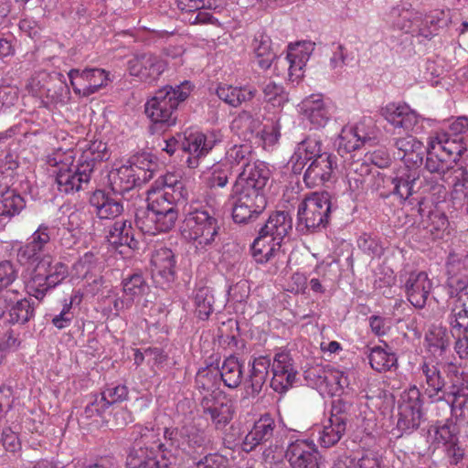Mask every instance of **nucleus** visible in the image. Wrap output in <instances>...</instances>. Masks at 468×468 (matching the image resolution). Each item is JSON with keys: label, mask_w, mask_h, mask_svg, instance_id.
Listing matches in <instances>:
<instances>
[{"label": "nucleus", "mask_w": 468, "mask_h": 468, "mask_svg": "<svg viewBox=\"0 0 468 468\" xmlns=\"http://www.w3.org/2000/svg\"><path fill=\"white\" fill-rule=\"evenodd\" d=\"M159 435L160 429L152 422L133 427V447L127 456L131 468H175L182 454H194L210 443L206 431L193 423L165 428L163 441Z\"/></svg>", "instance_id": "nucleus-1"}, {"label": "nucleus", "mask_w": 468, "mask_h": 468, "mask_svg": "<svg viewBox=\"0 0 468 468\" xmlns=\"http://www.w3.org/2000/svg\"><path fill=\"white\" fill-rule=\"evenodd\" d=\"M271 175L266 163L259 160L247 163L229 195L235 222L246 223L263 212L267 205L265 187Z\"/></svg>", "instance_id": "nucleus-2"}, {"label": "nucleus", "mask_w": 468, "mask_h": 468, "mask_svg": "<svg viewBox=\"0 0 468 468\" xmlns=\"http://www.w3.org/2000/svg\"><path fill=\"white\" fill-rule=\"evenodd\" d=\"M419 370L424 393L432 401H446L452 411L463 410L468 402V386L455 364L424 358Z\"/></svg>", "instance_id": "nucleus-3"}, {"label": "nucleus", "mask_w": 468, "mask_h": 468, "mask_svg": "<svg viewBox=\"0 0 468 468\" xmlns=\"http://www.w3.org/2000/svg\"><path fill=\"white\" fill-rule=\"evenodd\" d=\"M173 195L154 187L147 190V209L136 216L137 227L143 233L156 235L174 228L178 218L176 203L181 198Z\"/></svg>", "instance_id": "nucleus-4"}, {"label": "nucleus", "mask_w": 468, "mask_h": 468, "mask_svg": "<svg viewBox=\"0 0 468 468\" xmlns=\"http://www.w3.org/2000/svg\"><path fill=\"white\" fill-rule=\"evenodd\" d=\"M185 218L187 237L193 240L197 251L205 252L214 247L218 235V222L208 209L192 206Z\"/></svg>", "instance_id": "nucleus-5"}, {"label": "nucleus", "mask_w": 468, "mask_h": 468, "mask_svg": "<svg viewBox=\"0 0 468 468\" xmlns=\"http://www.w3.org/2000/svg\"><path fill=\"white\" fill-rule=\"evenodd\" d=\"M155 164L149 156L141 154L131 165L112 169L108 175L109 184L114 193L122 195L151 180Z\"/></svg>", "instance_id": "nucleus-6"}, {"label": "nucleus", "mask_w": 468, "mask_h": 468, "mask_svg": "<svg viewBox=\"0 0 468 468\" xmlns=\"http://www.w3.org/2000/svg\"><path fill=\"white\" fill-rule=\"evenodd\" d=\"M331 210V196L328 192L312 193L298 206L297 228L302 231H314L324 228Z\"/></svg>", "instance_id": "nucleus-7"}, {"label": "nucleus", "mask_w": 468, "mask_h": 468, "mask_svg": "<svg viewBox=\"0 0 468 468\" xmlns=\"http://www.w3.org/2000/svg\"><path fill=\"white\" fill-rule=\"evenodd\" d=\"M314 50L312 41H299L289 44L285 57H278L275 61V69L278 75L287 71L291 82H298L304 73V68Z\"/></svg>", "instance_id": "nucleus-8"}, {"label": "nucleus", "mask_w": 468, "mask_h": 468, "mask_svg": "<svg viewBox=\"0 0 468 468\" xmlns=\"http://www.w3.org/2000/svg\"><path fill=\"white\" fill-rule=\"evenodd\" d=\"M191 91L188 81L182 82L175 88L166 86L157 93L144 106L147 117H171L181 101H184Z\"/></svg>", "instance_id": "nucleus-9"}, {"label": "nucleus", "mask_w": 468, "mask_h": 468, "mask_svg": "<svg viewBox=\"0 0 468 468\" xmlns=\"http://www.w3.org/2000/svg\"><path fill=\"white\" fill-rule=\"evenodd\" d=\"M50 241L49 226L44 223L40 224L26 243L19 242L16 249L17 262L27 267L39 265L46 256H50L48 254Z\"/></svg>", "instance_id": "nucleus-10"}, {"label": "nucleus", "mask_w": 468, "mask_h": 468, "mask_svg": "<svg viewBox=\"0 0 468 468\" xmlns=\"http://www.w3.org/2000/svg\"><path fill=\"white\" fill-rule=\"evenodd\" d=\"M50 241L49 226L44 223L40 224L26 243L19 242L16 249L17 262L27 267L39 265L46 256H50L48 254Z\"/></svg>", "instance_id": "nucleus-11"}, {"label": "nucleus", "mask_w": 468, "mask_h": 468, "mask_svg": "<svg viewBox=\"0 0 468 468\" xmlns=\"http://www.w3.org/2000/svg\"><path fill=\"white\" fill-rule=\"evenodd\" d=\"M50 241L49 226L44 223L40 224L26 243L19 242L16 249L17 262L27 267L39 265L46 256H50L48 254Z\"/></svg>", "instance_id": "nucleus-12"}, {"label": "nucleus", "mask_w": 468, "mask_h": 468, "mask_svg": "<svg viewBox=\"0 0 468 468\" xmlns=\"http://www.w3.org/2000/svg\"><path fill=\"white\" fill-rule=\"evenodd\" d=\"M420 396V391L416 386L401 394L397 426L402 431H410L419 427L422 416Z\"/></svg>", "instance_id": "nucleus-13"}, {"label": "nucleus", "mask_w": 468, "mask_h": 468, "mask_svg": "<svg viewBox=\"0 0 468 468\" xmlns=\"http://www.w3.org/2000/svg\"><path fill=\"white\" fill-rule=\"evenodd\" d=\"M109 75V72L98 68L83 70L73 69L68 73L74 92L83 97L94 94L107 86L111 80Z\"/></svg>", "instance_id": "nucleus-14"}, {"label": "nucleus", "mask_w": 468, "mask_h": 468, "mask_svg": "<svg viewBox=\"0 0 468 468\" xmlns=\"http://www.w3.org/2000/svg\"><path fill=\"white\" fill-rule=\"evenodd\" d=\"M58 190L65 194H74L87 188L92 173L91 164L70 165L55 171Z\"/></svg>", "instance_id": "nucleus-15"}, {"label": "nucleus", "mask_w": 468, "mask_h": 468, "mask_svg": "<svg viewBox=\"0 0 468 468\" xmlns=\"http://www.w3.org/2000/svg\"><path fill=\"white\" fill-rule=\"evenodd\" d=\"M165 69V61L149 52L135 53L127 61V69L130 75L147 82L156 80Z\"/></svg>", "instance_id": "nucleus-16"}, {"label": "nucleus", "mask_w": 468, "mask_h": 468, "mask_svg": "<svg viewBox=\"0 0 468 468\" xmlns=\"http://www.w3.org/2000/svg\"><path fill=\"white\" fill-rule=\"evenodd\" d=\"M457 293L451 294L447 307L449 314L447 321L453 334H462L468 330V283L462 281V284L455 287Z\"/></svg>", "instance_id": "nucleus-17"}, {"label": "nucleus", "mask_w": 468, "mask_h": 468, "mask_svg": "<svg viewBox=\"0 0 468 468\" xmlns=\"http://www.w3.org/2000/svg\"><path fill=\"white\" fill-rule=\"evenodd\" d=\"M215 144L213 135H207L198 130H186L184 133L182 149L188 154L186 161L187 167L197 168L200 160L213 149Z\"/></svg>", "instance_id": "nucleus-18"}, {"label": "nucleus", "mask_w": 468, "mask_h": 468, "mask_svg": "<svg viewBox=\"0 0 468 468\" xmlns=\"http://www.w3.org/2000/svg\"><path fill=\"white\" fill-rule=\"evenodd\" d=\"M178 9L188 15L186 18L191 25H216L218 23L208 11L223 5V0H176Z\"/></svg>", "instance_id": "nucleus-19"}, {"label": "nucleus", "mask_w": 468, "mask_h": 468, "mask_svg": "<svg viewBox=\"0 0 468 468\" xmlns=\"http://www.w3.org/2000/svg\"><path fill=\"white\" fill-rule=\"evenodd\" d=\"M127 397L128 389L126 386L121 384L109 385L100 394L91 396L83 414L87 419L102 416L110 406L125 400Z\"/></svg>", "instance_id": "nucleus-20"}, {"label": "nucleus", "mask_w": 468, "mask_h": 468, "mask_svg": "<svg viewBox=\"0 0 468 468\" xmlns=\"http://www.w3.org/2000/svg\"><path fill=\"white\" fill-rule=\"evenodd\" d=\"M271 372V387L278 393L286 392L296 380L297 371L290 354L285 351L275 354Z\"/></svg>", "instance_id": "nucleus-21"}, {"label": "nucleus", "mask_w": 468, "mask_h": 468, "mask_svg": "<svg viewBox=\"0 0 468 468\" xmlns=\"http://www.w3.org/2000/svg\"><path fill=\"white\" fill-rule=\"evenodd\" d=\"M346 430V417L341 412V408L334 404L331 415L316 427L317 441L322 447L329 448L335 445Z\"/></svg>", "instance_id": "nucleus-22"}, {"label": "nucleus", "mask_w": 468, "mask_h": 468, "mask_svg": "<svg viewBox=\"0 0 468 468\" xmlns=\"http://www.w3.org/2000/svg\"><path fill=\"white\" fill-rule=\"evenodd\" d=\"M122 296L116 297L113 302L114 314L117 316L132 308L133 303L147 293L149 285L140 273L124 278L122 282Z\"/></svg>", "instance_id": "nucleus-23"}, {"label": "nucleus", "mask_w": 468, "mask_h": 468, "mask_svg": "<svg viewBox=\"0 0 468 468\" xmlns=\"http://www.w3.org/2000/svg\"><path fill=\"white\" fill-rule=\"evenodd\" d=\"M408 301L416 308H423L432 290V281L424 271L410 272L404 282Z\"/></svg>", "instance_id": "nucleus-24"}, {"label": "nucleus", "mask_w": 468, "mask_h": 468, "mask_svg": "<svg viewBox=\"0 0 468 468\" xmlns=\"http://www.w3.org/2000/svg\"><path fill=\"white\" fill-rule=\"evenodd\" d=\"M176 256L172 250L161 247L151 257V272L156 282L169 283L176 277Z\"/></svg>", "instance_id": "nucleus-25"}, {"label": "nucleus", "mask_w": 468, "mask_h": 468, "mask_svg": "<svg viewBox=\"0 0 468 468\" xmlns=\"http://www.w3.org/2000/svg\"><path fill=\"white\" fill-rule=\"evenodd\" d=\"M276 422L270 414L262 415L255 421L252 429L243 440V449L246 452L254 450L260 444L270 442L276 433Z\"/></svg>", "instance_id": "nucleus-26"}, {"label": "nucleus", "mask_w": 468, "mask_h": 468, "mask_svg": "<svg viewBox=\"0 0 468 468\" xmlns=\"http://www.w3.org/2000/svg\"><path fill=\"white\" fill-rule=\"evenodd\" d=\"M389 17L393 27L405 33L421 32L423 22H429V16H423L420 12L405 5L392 8Z\"/></svg>", "instance_id": "nucleus-27"}, {"label": "nucleus", "mask_w": 468, "mask_h": 468, "mask_svg": "<svg viewBox=\"0 0 468 468\" xmlns=\"http://www.w3.org/2000/svg\"><path fill=\"white\" fill-rule=\"evenodd\" d=\"M17 269L13 262L0 261V318L4 316L7 307L19 294L18 290L12 288L17 279Z\"/></svg>", "instance_id": "nucleus-28"}, {"label": "nucleus", "mask_w": 468, "mask_h": 468, "mask_svg": "<svg viewBox=\"0 0 468 468\" xmlns=\"http://www.w3.org/2000/svg\"><path fill=\"white\" fill-rule=\"evenodd\" d=\"M286 457L292 468H319L318 452L314 443L296 441L288 446Z\"/></svg>", "instance_id": "nucleus-29"}, {"label": "nucleus", "mask_w": 468, "mask_h": 468, "mask_svg": "<svg viewBox=\"0 0 468 468\" xmlns=\"http://www.w3.org/2000/svg\"><path fill=\"white\" fill-rule=\"evenodd\" d=\"M201 407L207 419H210L217 430L224 429L232 419V405L226 399L206 397L202 399Z\"/></svg>", "instance_id": "nucleus-30"}, {"label": "nucleus", "mask_w": 468, "mask_h": 468, "mask_svg": "<svg viewBox=\"0 0 468 468\" xmlns=\"http://www.w3.org/2000/svg\"><path fill=\"white\" fill-rule=\"evenodd\" d=\"M334 164V157L326 153L314 159L303 176L306 186L315 187L327 182L333 174Z\"/></svg>", "instance_id": "nucleus-31"}, {"label": "nucleus", "mask_w": 468, "mask_h": 468, "mask_svg": "<svg viewBox=\"0 0 468 468\" xmlns=\"http://www.w3.org/2000/svg\"><path fill=\"white\" fill-rule=\"evenodd\" d=\"M280 241H274L270 236L260 233L251 245V255L256 262L266 263L284 256Z\"/></svg>", "instance_id": "nucleus-32"}, {"label": "nucleus", "mask_w": 468, "mask_h": 468, "mask_svg": "<svg viewBox=\"0 0 468 468\" xmlns=\"http://www.w3.org/2000/svg\"><path fill=\"white\" fill-rule=\"evenodd\" d=\"M90 202L101 219H114L123 211L121 201L106 196L101 190L95 191Z\"/></svg>", "instance_id": "nucleus-33"}, {"label": "nucleus", "mask_w": 468, "mask_h": 468, "mask_svg": "<svg viewBox=\"0 0 468 468\" xmlns=\"http://www.w3.org/2000/svg\"><path fill=\"white\" fill-rule=\"evenodd\" d=\"M292 218L287 212L277 211L271 214L265 225L261 229L260 233L270 236L274 241L282 244L283 239L292 229Z\"/></svg>", "instance_id": "nucleus-34"}, {"label": "nucleus", "mask_w": 468, "mask_h": 468, "mask_svg": "<svg viewBox=\"0 0 468 468\" xmlns=\"http://www.w3.org/2000/svg\"><path fill=\"white\" fill-rule=\"evenodd\" d=\"M271 360L266 356H260L253 360L250 374L245 381V390L249 396L258 395L268 376Z\"/></svg>", "instance_id": "nucleus-35"}, {"label": "nucleus", "mask_w": 468, "mask_h": 468, "mask_svg": "<svg viewBox=\"0 0 468 468\" xmlns=\"http://www.w3.org/2000/svg\"><path fill=\"white\" fill-rule=\"evenodd\" d=\"M107 239L115 247L125 246L131 250H135L138 245L134 239L132 222L126 219L116 220L110 228Z\"/></svg>", "instance_id": "nucleus-36"}, {"label": "nucleus", "mask_w": 468, "mask_h": 468, "mask_svg": "<svg viewBox=\"0 0 468 468\" xmlns=\"http://www.w3.org/2000/svg\"><path fill=\"white\" fill-rule=\"evenodd\" d=\"M446 270L451 287H458L462 284V281H467L468 283V252L466 254L450 252L446 261Z\"/></svg>", "instance_id": "nucleus-37"}, {"label": "nucleus", "mask_w": 468, "mask_h": 468, "mask_svg": "<svg viewBox=\"0 0 468 468\" xmlns=\"http://www.w3.org/2000/svg\"><path fill=\"white\" fill-rule=\"evenodd\" d=\"M216 93L225 103L236 108L240 106L243 102L250 101L255 96L256 90L249 87L219 84Z\"/></svg>", "instance_id": "nucleus-38"}, {"label": "nucleus", "mask_w": 468, "mask_h": 468, "mask_svg": "<svg viewBox=\"0 0 468 468\" xmlns=\"http://www.w3.org/2000/svg\"><path fill=\"white\" fill-rule=\"evenodd\" d=\"M299 112L306 117H325L335 113V105L320 94L306 97L299 105Z\"/></svg>", "instance_id": "nucleus-39"}, {"label": "nucleus", "mask_w": 468, "mask_h": 468, "mask_svg": "<svg viewBox=\"0 0 468 468\" xmlns=\"http://www.w3.org/2000/svg\"><path fill=\"white\" fill-rule=\"evenodd\" d=\"M368 360L371 367L378 372L389 371L398 366L397 355L387 345L371 348Z\"/></svg>", "instance_id": "nucleus-40"}, {"label": "nucleus", "mask_w": 468, "mask_h": 468, "mask_svg": "<svg viewBox=\"0 0 468 468\" xmlns=\"http://www.w3.org/2000/svg\"><path fill=\"white\" fill-rule=\"evenodd\" d=\"M321 154V144L318 141L310 138L303 140L291 157L293 170H302L307 161Z\"/></svg>", "instance_id": "nucleus-41"}, {"label": "nucleus", "mask_w": 468, "mask_h": 468, "mask_svg": "<svg viewBox=\"0 0 468 468\" xmlns=\"http://www.w3.org/2000/svg\"><path fill=\"white\" fill-rule=\"evenodd\" d=\"M26 207L24 197L14 189H6L0 195V217L11 218Z\"/></svg>", "instance_id": "nucleus-42"}, {"label": "nucleus", "mask_w": 468, "mask_h": 468, "mask_svg": "<svg viewBox=\"0 0 468 468\" xmlns=\"http://www.w3.org/2000/svg\"><path fill=\"white\" fill-rule=\"evenodd\" d=\"M220 377L226 387L229 388H238L243 379L242 364L237 357L229 356L221 365Z\"/></svg>", "instance_id": "nucleus-43"}, {"label": "nucleus", "mask_w": 468, "mask_h": 468, "mask_svg": "<svg viewBox=\"0 0 468 468\" xmlns=\"http://www.w3.org/2000/svg\"><path fill=\"white\" fill-rule=\"evenodd\" d=\"M36 267L37 271L45 273L49 284L53 287L60 283L68 274L67 266L61 261L54 260L51 256H46L40 261V264Z\"/></svg>", "instance_id": "nucleus-44"}, {"label": "nucleus", "mask_w": 468, "mask_h": 468, "mask_svg": "<svg viewBox=\"0 0 468 468\" xmlns=\"http://www.w3.org/2000/svg\"><path fill=\"white\" fill-rule=\"evenodd\" d=\"M271 45V40L270 37L264 34L257 35L253 40V49L256 61L259 67L263 69H269L275 58V55Z\"/></svg>", "instance_id": "nucleus-45"}, {"label": "nucleus", "mask_w": 468, "mask_h": 468, "mask_svg": "<svg viewBox=\"0 0 468 468\" xmlns=\"http://www.w3.org/2000/svg\"><path fill=\"white\" fill-rule=\"evenodd\" d=\"M7 310L10 317L9 322L13 324H26L35 315L34 303L26 298L18 299V295L10 303Z\"/></svg>", "instance_id": "nucleus-46"}, {"label": "nucleus", "mask_w": 468, "mask_h": 468, "mask_svg": "<svg viewBox=\"0 0 468 468\" xmlns=\"http://www.w3.org/2000/svg\"><path fill=\"white\" fill-rule=\"evenodd\" d=\"M419 176L416 171L406 170L393 179L394 193L402 200L408 199L415 192Z\"/></svg>", "instance_id": "nucleus-47"}, {"label": "nucleus", "mask_w": 468, "mask_h": 468, "mask_svg": "<svg viewBox=\"0 0 468 468\" xmlns=\"http://www.w3.org/2000/svg\"><path fill=\"white\" fill-rule=\"evenodd\" d=\"M109 156L110 154H108L106 143L95 140L85 146L80 158V162L81 164H91L93 170L96 162L106 160Z\"/></svg>", "instance_id": "nucleus-48"}, {"label": "nucleus", "mask_w": 468, "mask_h": 468, "mask_svg": "<svg viewBox=\"0 0 468 468\" xmlns=\"http://www.w3.org/2000/svg\"><path fill=\"white\" fill-rule=\"evenodd\" d=\"M323 382L329 388V393L335 396L339 395L346 388H348L350 379L346 372L333 368L324 372Z\"/></svg>", "instance_id": "nucleus-49"}, {"label": "nucleus", "mask_w": 468, "mask_h": 468, "mask_svg": "<svg viewBox=\"0 0 468 468\" xmlns=\"http://www.w3.org/2000/svg\"><path fill=\"white\" fill-rule=\"evenodd\" d=\"M54 288L48 281L45 273L37 271V268L35 267L30 278L26 282V289L29 295L34 296L36 299H42L47 292Z\"/></svg>", "instance_id": "nucleus-50"}, {"label": "nucleus", "mask_w": 468, "mask_h": 468, "mask_svg": "<svg viewBox=\"0 0 468 468\" xmlns=\"http://www.w3.org/2000/svg\"><path fill=\"white\" fill-rule=\"evenodd\" d=\"M195 305L197 316L206 320L213 312L214 296L208 287H200L195 292Z\"/></svg>", "instance_id": "nucleus-51"}, {"label": "nucleus", "mask_w": 468, "mask_h": 468, "mask_svg": "<svg viewBox=\"0 0 468 468\" xmlns=\"http://www.w3.org/2000/svg\"><path fill=\"white\" fill-rule=\"evenodd\" d=\"M423 224L435 239H441L449 227L446 215L438 209L431 211Z\"/></svg>", "instance_id": "nucleus-52"}, {"label": "nucleus", "mask_w": 468, "mask_h": 468, "mask_svg": "<svg viewBox=\"0 0 468 468\" xmlns=\"http://www.w3.org/2000/svg\"><path fill=\"white\" fill-rule=\"evenodd\" d=\"M69 92L66 79L59 72H49V81L47 82L45 96L53 101L63 99Z\"/></svg>", "instance_id": "nucleus-53"}, {"label": "nucleus", "mask_w": 468, "mask_h": 468, "mask_svg": "<svg viewBox=\"0 0 468 468\" xmlns=\"http://www.w3.org/2000/svg\"><path fill=\"white\" fill-rule=\"evenodd\" d=\"M363 144L356 133L352 125L345 126L337 140V151L340 154H348L357 150Z\"/></svg>", "instance_id": "nucleus-54"}, {"label": "nucleus", "mask_w": 468, "mask_h": 468, "mask_svg": "<svg viewBox=\"0 0 468 468\" xmlns=\"http://www.w3.org/2000/svg\"><path fill=\"white\" fill-rule=\"evenodd\" d=\"M99 258L91 251L84 253L72 266V272L78 278H86L97 270Z\"/></svg>", "instance_id": "nucleus-55"}, {"label": "nucleus", "mask_w": 468, "mask_h": 468, "mask_svg": "<svg viewBox=\"0 0 468 468\" xmlns=\"http://www.w3.org/2000/svg\"><path fill=\"white\" fill-rule=\"evenodd\" d=\"M333 468H380V463L374 454L367 453L357 460L350 457L339 460Z\"/></svg>", "instance_id": "nucleus-56"}, {"label": "nucleus", "mask_w": 468, "mask_h": 468, "mask_svg": "<svg viewBox=\"0 0 468 468\" xmlns=\"http://www.w3.org/2000/svg\"><path fill=\"white\" fill-rule=\"evenodd\" d=\"M264 99L274 107H281L288 101V95L284 88L276 82L270 80L262 88Z\"/></svg>", "instance_id": "nucleus-57"}, {"label": "nucleus", "mask_w": 468, "mask_h": 468, "mask_svg": "<svg viewBox=\"0 0 468 468\" xmlns=\"http://www.w3.org/2000/svg\"><path fill=\"white\" fill-rule=\"evenodd\" d=\"M161 184L163 186L161 188H156L157 190L174 193L173 196L179 198L185 197L186 190L184 183L179 176L174 173H167L162 177Z\"/></svg>", "instance_id": "nucleus-58"}, {"label": "nucleus", "mask_w": 468, "mask_h": 468, "mask_svg": "<svg viewBox=\"0 0 468 468\" xmlns=\"http://www.w3.org/2000/svg\"><path fill=\"white\" fill-rule=\"evenodd\" d=\"M429 147L435 150L437 147L447 153L448 155H459L462 152L461 146L455 145L454 141L451 142L447 133H438L430 138Z\"/></svg>", "instance_id": "nucleus-59"}, {"label": "nucleus", "mask_w": 468, "mask_h": 468, "mask_svg": "<svg viewBox=\"0 0 468 468\" xmlns=\"http://www.w3.org/2000/svg\"><path fill=\"white\" fill-rule=\"evenodd\" d=\"M380 114L383 117H409L416 115V112L404 101H391L381 108Z\"/></svg>", "instance_id": "nucleus-60"}, {"label": "nucleus", "mask_w": 468, "mask_h": 468, "mask_svg": "<svg viewBox=\"0 0 468 468\" xmlns=\"http://www.w3.org/2000/svg\"><path fill=\"white\" fill-rule=\"evenodd\" d=\"M250 147L248 145H234L227 152V161L231 165H241L242 169L247 163H252Z\"/></svg>", "instance_id": "nucleus-61"}, {"label": "nucleus", "mask_w": 468, "mask_h": 468, "mask_svg": "<svg viewBox=\"0 0 468 468\" xmlns=\"http://www.w3.org/2000/svg\"><path fill=\"white\" fill-rule=\"evenodd\" d=\"M74 162V152L72 149L69 148L67 150H62L61 148L56 149L52 154H48L47 157V163L50 166L63 168V166H69L72 165Z\"/></svg>", "instance_id": "nucleus-62"}, {"label": "nucleus", "mask_w": 468, "mask_h": 468, "mask_svg": "<svg viewBox=\"0 0 468 468\" xmlns=\"http://www.w3.org/2000/svg\"><path fill=\"white\" fill-rule=\"evenodd\" d=\"M49 81V72H36L27 81V89L35 96L43 97L46 93L47 82Z\"/></svg>", "instance_id": "nucleus-63"}, {"label": "nucleus", "mask_w": 468, "mask_h": 468, "mask_svg": "<svg viewBox=\"0 0 468 468\" xmlns=\"http://www.w3.org/2000/svg\"><path fill=\"white\" fill-rule=\"evenodd\" d=\"M357 246L365 253L372 257H380L384 251L381 243L367 234H363L358 238Z\"/></svg>", "instance_id": "nucleus-64"}]
</instances>
